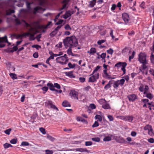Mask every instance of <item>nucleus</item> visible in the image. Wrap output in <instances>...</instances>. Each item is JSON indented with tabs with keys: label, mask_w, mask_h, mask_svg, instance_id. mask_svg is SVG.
Listing matches in <instances>:
<instances>
[{
	"label": "nucleus",
	"mask_w": 154,
	"mask_h": 154,
	"mask_svg": "<svg viewBox=\"0 0 154 154\" xmlns=\"http://www.w3.org/2000/svg\"><path fill=\"white\" fill-rule=\"evenodd\" d=\"M63 43L66 48L68 47L74 48L78 44L77 39L74 35L66 37L63 40Z\"/></svg>",
	"instance_id": "obj_1"
},
{
	"label": "nucleus",
	"mask_w": 154,
	"mask_h": 154,
	"mask_svg": "<svg viewBox=\"0 0 154 154\" xmlns=\"http://www.w3.org/2000/svg\"><path fill=\"white\" fill-rule=\"evenodd\" d=\"M45 106L48 109H52L58 111V108L54 104V103L51 100H47L45 103Z\"/></svg>",
	"instance_id": "obj_2"
},
{
	"label": "nucleus",
	"mask_w": 154,
	"mask_h": 154,
	"mask_svg": "<svg viewBox=\"0 0 154 154\" xmlns=\"http://www.w3.org/2000/svg\"><path fill=\"white\" fill-rule=\"evenodd\" d=\"M146 54L144 53L141 52L138 55V60L140 63L147 62L146 60Z\"/></svg>",
	"instance_id": "obj_3"
},
{
	"label": "nucleus",
	"mask_w": 154,
	"mask_h": 154,
	"mask_svg": "<svg viewBox=\"0 0 154 154\" xmlns=\"http://www.w3.org/2000/svg\"><path fill=\"white\" fill-rule=\"evenodd\" d=\"M149 89V88L148 86L147 85H145L143 94L146 95V97L148 98L151 100L153 98V96L150 93H147Z\"/></svg>",
	"instance_id": "obj_4"
},
{
	"label": "nucleus",
	"mask_w": 154,
	"mask_h": 154,
	"mask_svg": "<svg viewBox=\"0 0 154 154\" xmlns=\"http://www.w3.org/2000/svg\"><path fill=\"white\" fill-rule=\"evenodd\" d=\"M99 102L100 104H102L104 102L105 103L103 104L102 105V108L105 109H109L111 108L109 103L106 102V101L105 99H102L100 100Z\"/></svg>",
	"instance_id": "obj_5"
},
{
	"label": "nucleus",
	"mask_w": 154,
	"mask_h": 154,
	"mask_svg": "<svg viewBox=\"0 0 154 154\" xmlns=\"http://www.w3.org/2000/svg\"><path fill=\"white\" fill-rule=\"evenodd\" d=\"M114 139L116 142L120 143H122L125 142V140L121 136H116Z\"/></svg>",
	"instance_id": "obj_6"
},
{
	"label": "nucleus",
	"mask_w": 154,
	"mask_h": 154,
	"mask_svg": "<svg viewBox=\"0 0 154 154\" xmlns=\"http://www.w3.org/2000/svg\"><path fill=\"white\" fill-rule=\"evenodd\" d=\"M33 13L35 14L36 13H40L42 11H44L45 10V9L43 8L42 7L38 6L35 7L33 9Z\"/></svg>",
	"instance_id": "obj_7"
},
{
	"label": "nucleus",
	"mask_w": 154,
	"mask_h": 154,
	"mask_svg": "<svg viewBox=\"0 0 154 154\" xmlns=\"http://www.w3.org/2000/svg\"><path fill=\"white\" fill-rule=\"evenodd\" d=\"M122 17L126 24H127L130 20L129 15L126 13H124L122 14Z\"/></svg>",
	"instance_id": "obj_8"
},
{
	"label": "nucleus",
	"mask_w": 154,
	"mask_h": 154,
	"mask_svg": "<svg viewBox=\"0 0 154 154\" xmlns=\"http://www.w3.org/2000/svg\"><path fill=\"white\" fill-rule=\"evenodd\" d=\"M69 94L72 98L77 100L78 99V92L75 90H71L70 91Z\"/></svg>",
	"instance_id": "obj_9"
},
{
	"label": "nucleus",
	"mask_w": 154,
	"mask_h": 154,
	"mask_svg": "<svg viewBox=\"0 0 154 154\" xmlns=\"http://www.w3.org/2000/svg\"><path fill=\"white\" fill-rule=\"evenodd\" d=\"M127 97L130 101L133 102L137 99V96L134 94L129 95Z\"/></svg>",
	"instance_id": "obj_10"
},
{
	"label": "nucleus",
	"mask_w": 154,
	"mask_h": 154,
	"mask_svg": "<svg viewBox=\"0 0 154 154\" xmlns=\"http://www.w3.org/2000/svg\"><path fill=\"white\" fill-rule=\"evenodd\" d=\"M47 85L49 87V89L52 91H55L56 92L58 91V90L55 89L54 88V85L52 83H48L47 84Z\"/></svg>",
	"instance_id": "obj_11"
},
{
	"label": "nucleus",
	"mask_w": 154,
	"mask_h": 154,
	"mask_svg": "<svg viewBox=\"0 0 154 154\" xmlns=\"http://www.w3.org/2000/svg\"><path fill=\"white\" fill-rule=\"evenodd\" d=\"M72 73V72L69 71L66 72L64 73L66 76L69 77L70 78H74L75 76Z\"/></svg>",
	"instance_id": "obj_12"
},
{
	"label": "nucleus",
	"mask_w": 154,
	"mask_h": 154,
	"mask_svg": "<svg viewBox=\"0 0 154 154\" xmlns=\"http://www.w3.org/2000/svg\"><path fill=\"white\" fill-rule=\"evenodd\" d=\"M134 119L133 116H125V121L132 122Z\"/></svg>",
	"instance_id": "obj_13"
},
{
	"label": "nucleus",
	"mask_w": 154,
	"mask_h": 154,
	"mask_svg": "<svg viewBox=\"0 0 154 154\" xmlns=\"http://www.w3.org/2000/svg\"><path fill=\"white\" fill-rule=\"evenodd\" d=\"M76 151H79L81 152H86L88 153L89 152V151L86 148H78L75 149Z\"/></svg>",
	"instance_id": "obj_14"
},
{
	"label": "nucleus",
	"mask_w": 154,
	"mask_h": 154,
	"mask_svg": "<svg viewBox=\"0 0 154 154\" xmlns=\"http://www.w3.org/2000/svg\"><path fill=\"white\" fill-rule=\"evenodd\" d=\"M1 42H7L9 44H10V43L8 41L6 36H5L4 37L2 38L0 37V43Z\"/></svg>",
	"instance_id": "obj_15"
},
{
	"label": "nucleus",
	"mask_w": 154,
	"mask_h": 154,
	"mask_svg": "<svg viewBox=\"0 0 154 154\" xmlns=\"http://www.w3.org/2000/svg\"><path fill=\"white\" fill-rule=\"evenodd\" d=\"M119 80H117L115 81H114L113 83V87L114 88L117 89L118 88L119 86Z\"/></svg>",
	"instance_id": "obj_16"
},
{
	"label": "nucleus",
	"mask_w": 154,
	"mask_h": 154,
	"mask_svg": "<svg viewBox=\"0 0 154 154\" xmlns=\"http://www.w3.org/2000/svg\"><path fill=\"white\" fill-rule=\"evenodd\" d=\"M96 0H92L89 2V6L90 8H93L95 5Z\"/></svg>",
	"instance_id": "obj_17"
},
{
	"label": "nucleus",
	"mask_w": 154,
	"mask_h": 154,
	"mask_svg": "<svg viewBox=\"0 0 154 154\" xmlns=\"http://www.w3.org/2000/svg\"><path fill=\"white\" fill-rule=\"evenodd\" d=\"M71 15V14L70 13V11H67L65 13V14L63 16V18L65 19H66L69 17H70Z\"/></svg>",
	"instance_id": "obj_18"
},
{
	"label": "nucleus",
	"mask_w": 154,
	"mask_h": 154,
	"mask_svg": "<svg viewBox=\"0 0 154 154\" xmlns=\"http://www.w3.org/2000/svg\"><path fill=\"white\" fill-rule=\"evenodd\" d=\"M109 135L108 136L105 137L103 139V140L104 141H110L111 140V137L112 136V135L109 134Z\"/></svg>",
	"instance_id": "obj_19"
},
{
	"label": "nucleus",
	"mask_w": 154,
	"mask_h": 154,
	"mask_svg": "<svg viewBox=\"0 0 154 154\" xmlns=\"http://www.w3.org/2000/svg\"><path fill=\"white\" fill-rule=\"evenodd\" d=\"M97 51L96 48H91L89 51H88L87 52L89 54H93L96 52Z\"/></svg>",
	"instance_id": "obj_20"
},
{
	"label": "nucleus",
	"mask_w": 154,
	"mask_h": 154,
	"mask_svg": "<svg viewBox=\"0 0 154 154\" xmlns=\"http://www.w3.org/2000/svg\"><path fill=\"white\" fill-rule=\"evenodd\" d=\"M112 84L111 81H109L108 84L104 86V89L106 90H107L111 87V85Z\"/></svg>",
	"instance_id": "obj_21"
},
{
	"label": "nucleus",
	"mask_w": 154,
	"mask_h": 154,
	"mask_svg": "<svg viewBox=\"0 0 154 154\" xmlns=\"http://www.w3.org/2000/svg\"><path fill=\"white\" fill-rule=\"evenodd\" d=\"M62 106L64 107H70L71 106V105L69 103L66 101H64L62 103Z\"/></svg>",
	"instance_id": "obj_22"
},
{
	"label": "nucleus",
	"mask_w": 154,
	"mask_h": 154,
	"mask_svg": "<svg viewBox=\"0 0 154 154\" xmlns=\"http://www.w3.org/2000/svg\"><path fill=\"white\" fill-rule=\"evenodd\" d=\"M95 119L100 122H101L102 120V116L99 115H96L95 116Z\"/></svg>",
	"instance_id": "obj_23"
},
{
	"label": "nucleus",
	"mask_w": 154,
	"mask_h": 154,
	"mask_svg": "<svg viewBox=\"0 0 154 154\" xmlns=\"http://www.w3.org/2000/svg\"><path fill=\"white\" fill-rule=\"evenodd\" d=\"M56 61L59 63L61 62L62 61H64L65 60V58L64 57L62 56L57 57L56 59Z\"/></svg>",
	"instance_id": "obj_24"
},
{
	"label": "nucleus",
	"mask_w": 154,
	"mask_h": 154,
	"mask_svg": "<svg viewBox=\"0 0 154 154\" xmlns=\"http://www.w3.org/2000/svg\"><path fill=\"white\" fill-rule=\"evenodd\" d=\"M35 33H34V34H32L30 33V34H29V41H32L34 40L35 39V38L34 37V35Z\"/></svg>",
	"instance_id": "obj_25"
},
{
	"label": "nucleus",
	"mask_w": 154,
	"mask_h": 154,
	"mask_svg": "<svg viewBox=\"0 0 154 154\" xmlns=\"http://www.w3.org/2000/svg\"><path fill=\"white\" fill-rule=\"evenodd\" d=\"M96 81L97 80L96 79L94 78V76H93V75L89 77L88 80L89 82H96Z\"/></svg>",
	"instance_id": "obj_26"
},
{
	"label": "nucleus",
	"mask_w": 154,
	"mask_h": 154,
	"mask_svg": "<svg viewBox=\"0 0 154 154\" xmlns=\"http://www.w3.org/2000/svg\"><path fill=\"white\" fill-rule=\"evenodd\" d=\"M15 12V11L13 9H9L6 11V15H10L12 13Z\"/></svg>",
	"instance_id": "obj_27"
},
{
	"label": "nucleus",
	"mask_w": 154,
	"mask_h": 154,
	"mask_svg": "<svg viewBox=\"0 0 154 154\" xmlns=\"http://www.w3.org/2000/svg\"><path fill=\"white\" fill-rule=\"evenodd\" d=\"M69 48L67 50V53L69 55H71L72 56H74V54L72 53V50L71 49L72 48L69 47Z\"/></svg>",
	"instance_id": "obj_28"
},
{
	"label": "nucleus",
	"mask_w": 154,
	"mask_h": 154,
	"mask_svg": "<svg viewBox=\"0 0 154 154\" xmlns=\"http://www.w3.org/2000/svg\"><path fill=\"white\" fill-rule=\"evenodd\" d=\"M52 23L51 21L48 22V24L46 25H42L41 26V28L42 29H45L48 28V26H50Z\"/></svg>",
	"instance_id": "obj_29"
},
{
	"label": "nucleus",
	"mask_w": 154,
	"mask_h": 154,
	"mask_svg": "<svg viewBox=\"0 0 154 154\" xmlns=\"http://www.w3.org/2000/svg\"><path fill=\"white\" fill-rule=\"evenodd\" d=\"M47 139L52 142L54 141L55 140V138L48 134H47Z\"/></svg>",
	"instance_id": "obj_30"
},
{
	"label": "nucleus",
	"mask_w": 154,
	"mask_h": 154,
	"mask_svg": "<svg viewBox=\"0 0 154 154\" xmlns=\"http://www.w3.org/2000/svg\"><path fill=\"white\" fill-rule=\"evenodd\" d=\"M103 77L109 79H114V78H112L111 76V75L108 74L107 73L105 75H103Z\"/></svg>",
	"instance_id": "obj_31"
},
{
	"label": "nucleus",
	"mask_w": 154,
	"mask_h": 154,
	"mask_svg": "<svg viewBox=\"0 0 154 154\" xmlns=\"http://www.w3.org/2000/svg\"><path fill=\"white\" fill-rule=\"evenodd\" d=\"M10 75L13 79H17V75L14 73H11L10 74Z\"/></svg>",
	"instance_id": "obj_32"
},
{
	"label": "nucleus",
	"mask_w": 154,
	"mask_h": 154,
	"mask_svg": "<svg viewBox=\"0 0 154 154\" xmlns=\"http://www.w3.org/2000/svg\"><path fill=\"white\" fill-rule=\"evenodd\" d=\"M152 128V126L149 125H146L144 128V129L145 130H148V131Z\"/></svg>",
	"instance_id": "obj_33"
},
{
	"label": "nucleus",
	"mask_w": 154,
	"mask_h": 154,
	"mask_svg": "<svg viewBox=\"0 0 154 154\" xmlns=\"http://www.w3.org/2000/svg\"><path fill=\"white\" fill-rule=\"evenodd\" d=\"M5 149H7L9 147H12V146L11 145V144L6 143L4 144L3 145Z\"/></svg>",
	"instance_id": "obj_34"
},
{
	"label": "nucleus",
	"mask_w": 154,
	"mask_h": 154,
	"mask_svg": "<svg viewBox=\"0 0 154 154\" xmlns=\"http://www.w3.org/2000/svg\"><path fill=\"white\" fill-rule=\"evenodd\" d=\"M141 63H142L141 69L143 70H145L147 68V66L146 65V64L147 63V62Z\"/></svg>",
	"instance_id": "obj_35"
},
{
	"label": "nucleus",
	"mask_w": 154,
	"mask_h": 154,
	"mask_svg": "<svg viewBox=\"0 0 154 154\" xmlns=\"http://www.w3.org/2000/svg\"><path fill=\"white\" fill-rule=\"evenodd\" d=\"M26 7H27V8L28 9V10H30L31 9V5L33 3L32 2V3H30V2H28V1H26Z\"/></svg>",
	"instance_id": "obj_36"
},
{
	"label": "nucleus",
	"mask_w": 154,
	"mask_h": 154,
	"mask_svg": "<svg viewBox=\"0 0 154 154\" xmlns=\"http://www.w3.org/2000/svg\"><path fill=\"white\" fill-rule=\"evenodd\" d=\"M123 62H119L116 63L115 65V67H117L118 68H119L121 67V66L122 64V63Z\"/></svg>",
	"instance_id": "obj_37"
},
{
	"label": "nucleus",
	"mask_w": 154,
	"mask_h": 154,
	"mask_svg": "<svg viewBox=\"0 0 154 154\" xmlns=\"http://www.w3.org/2000/svg\"><path fill=\"white\" fill-rule=\"evenodd\" d=\"M130 48L129 47H125L123 49L122 52L125 53L127 52L128 51H129V53H130Z\"/></svg>",
	"instance_id": "obj_38"
},
{
	"label": "nucleus",
	"mask_w": 154,
	"mask_h": 154,
	"mask_svg": "<svg viewBox=\"0 0 154 154\" xmlns=\"http://www.w3.org/2000/svg\"><path fill=\"white\" fill-rule=\"evenodd\" d=\"M135 52L134 51H133L131 56H130L129 57V61H131V59H133L134 56Z\"/></svg>",
	"instance_id": "obj_39"
},
{
	"label": "nucleus",
	"mask_w": 154,
	"mask_h": 154,
	"mask_svg": "<svg viewBox=\"0 0 154 154\" xmlns=\"http://www.w3.org/2000/svg\"><path fill=\"white\" fill-rule=\"evenodd\" d=\"M57 32V31L54 30L50 34V35L51 37H54L56 35Z\"/></svg>",
	"instance_id": "obj_40"
},
{
	"label": "nucleus",
	"mask_w": 154,
	"mask_h": 154,
	"mask_svg": "<svg viewBox=\"0 0 154 154\" xmlns=\"http://www.w3.org/2000/svg\"><path fill=\"white\" fill-rule=\"evenodd\" d=\"M41 89L43 91L44 94H45L48 90V88L47 86H44Z\"/></svg>",
	"instance_id": "obj_41"
},
{
	"label": "nucleus",
	"mask_w": 154,
	"mask_h": 154,
	"mask_svg": "<svg viewBox=\"0 0 154 154\" xmlns=\"http://www.w3.org/2000/svg\"><path fill=\"white\" fill-rule=\"evenodd\" d=\"M29 144V143L27 142L23 141L22 142L20 146H28Z\"/></svg>",
	"instance_id": "obj_42"
},
{
	"label": "nucleus",
	"mask_w": 154,
	"mask_h": 154,
	"mask_svg": "<svg viewBox=\"0 0 154 154\" xmlns=\"http://www.w3.org/2000/svg\"><path fill=\"white\" fill-rule=\"evenodd\" d=\"M101 67V66H96V67L94 69V70L92 74V75L94 74V73L97 71Z\"/></svg>",
	"instance_id": "obj_43"
},
{
	"label": "nucleus",
	"mask_w": 154,
	"mask_h": 154,
	"mask_svg": "<svg viewBox=\"0 0 154 154\" xmlns=\"http://www.w3.org/2000/svg\"><path fill=\"white\" fill-rule=\"evenodd\" d=\"M54 152L52 150L47 149L45 150V154H53Z\"/></svg>",
	"instance_id": "obj_44"
},
{
	"label": "nucleus",
	"mask_w": 154,
	"mask_h": 154,
	"mask_svg": "<svg viewBox=\"0 0 154 154\" xmlns=\"http://www.w3.org/2000/svg\"><path fill=\"white\" fill-rule=\"evenodd\" d=\"M144 87L143 85H141L139 88V90L141 92H144Z\"/></svg>",
	"instance_id": "obj_45"
},
{
	"label": "nucleus",
	"mask_w": 154,
	"mask_h": 154,
	"mask_svg": "<svg viewBox=\"0 0 154 154\" xmlns=\"http://www.w3.org/2000/svg\"><path fill=\"white\" fill-rule=\"evenodd\" d=\"M91 140H92L96 142H99L100 140V138L98 137L92 138H91Z\"/></svg>",
	"instance_id": "obj_46"
},
{
	"label": "nucleus",
	"mask_w": 154,
	"mask_h": 154,
	"mask_svg": "<svg viewBox=\"0 0 154 154\" xmlns=\"http://www.w3.org/2000/svg\"><path fill=\"white\" fill-rule=\"evenodd\" d=\"M125 80L124 79H122L120 80H119V85H123L125 83Z\"/></svg>",
	"instance_id": "obj_47"
},
{
	"label": "nucleus",
	"mask_w": 154,
	"mask_h": 154,
	"mask_svg": "<svg viewBox=\"0 0 154 154\" xmlns=\"http://www.w3.org/2000/svg\"><path fill=\"white\" fill-rule=\"evenodd\" d=\"M64 28L66 30H71L72 29L71 28L70 26L68 24H66V25L64 26Z\"/></svg>",
	"instance_id": "obj_48"
},
{
	"label": "nucleus",
	"mask_w": 154,
	"mask_h": 154,
	"mask_svg": "<svg viewBox=\"0 0 154 154\" xmlns=\"http://www.w3.org/2000/svg\"><path fill=\"white\" fill-rule=\"evenodd\" d=\"M153 52H152L151 55L150 56V60L151 63H154V55L153 54Z\"/></svg>",
	"instance_id": "obj_49"
},
{
	"label": "nucleus",
	"mask_w": 154,
	"mask_h": 154,
	"mask_svg": "<svg viewBox=\"0 0 154 154\" xmlns=\"http://www.w3.org/2000/svg\"><path fill=\"white\" fill-rule=\"evenodd\" d=\"M39 131L43 134H45L46 133L45 129L42 127L39 128Z\"/></svg>",
	"instance_id": "obj_50"
},
{
	"label": "nucleus",
	"mask_w": 154,
	"mask_h": 154,
	"mask_svg": "<svg viewBox=\"0 0 154 154\" xmlns=\"http://www.w3.org/2000/svg\"><path fill=\"white\" fill-rule=\"evenodd\" d=\"M99 125V124L97 121H95L94 124L92 125V127L93 128L96 127H98Z\"/></svg>",
	"instance_id": "obj_51"
},
{
	"label": "nucleus",
	"mask_w": 154,
	"mask_h": 154,
	"mask_svg": "<svg viewBox=\"0 0 154 154\" xmlns=\"http://www.w3.org/2000/svg\"><path fill=\"white\" fill-rule=\"evenodd\" d=\"M17 139H13L10 141L11 143L13 144H15L17 142Z\"/></svg>",
	"instance_id": "obj_52"
},
{
	"label": "nucleus",
	"mask_w": 154,
	"mask_h": 154,
	"mask_svg": "<svg viewBox=\"0 0 154 154\" xmlns=\"http://www.w3.org/2000/svg\"><path fill=\"white\" fill-rule=\"evenodd\" d=\"M108 54L112 55L113 53V50L111 48L107 51Z\"/></svg>",
	"instance_id": "obj_53"
},
{
	"label": "nucleus",
	"mask_w": 154,
	"mask_h": 154,
	"mask_svg": "<svg viewBox=\"0 0 154 154\" xmlns=\"http://www.w3.org/2000/svg\"><path fill=\"white\" fill-rule=\"evenodd\" d=\"M85 144L86 146H90L92 145V142L91 141H86Z\"/></svg>",
	"instance_id": "obj_54"
},
{
	"label": "nucleus",
	"mask_w": 154,
	"mask_h": 154,
	"mask_svg": "<svg viewBox=\"0 0 154 154\" xmlns=\"http://www.w3.org/2000/svg\"><path fill=\"white\" fill-rule=\"evenodd\" d=\"M11 130V128H9L8 129H7L4 132L5 133V134L8 135H9Z\"/></svg>",
	"instance_id": "obj_55"
},
{
	"label": "nucleus",
	"mask_w": 154,
	"mask_h": 154,
	"mask_svg": "<svg viewBox=\"0 0 154 154\" xmlns=\"http://www.w3.org/2000/svg\"><path fill=\"white\" fill-rule=\"evenodd\" d=\"M91 108V109H94L96 108V106L93 103L91 104L90 105L89 108Z\"/></svg>",
	"instance_id": "obj_56"
},
{
	"label": "nucleus",
	"mask_w": 154,
	"mask_h": 154,
	"mask_svg": "<svg viewBox=\"0 0 154 154\" xmlns=\"http://www.w3.org/2000/svg\"><path fill=\"white\" fill-rule=\"evenodd\" d=\"M68 66L70 68H73L75 66V64H72L71 63H69L68 64Z\"/></svg>",
	"instance_id": "obj_57"
},
{
	"label": "nucleus",
	"mask_w": 154,
	"mask_h": 154,
	"mask_svg": "<svg viewBox=\"0 0 154 154\" xmlns=\"http://www.w3.org/2000/svg\"><path fill=\"white\" fill-rule=\"evenodd\" d=\"M41 35H42V34H40L37 35L36 36V37H35V38H36L37 39V40L38 42H39L40 41V39L42 37Z\"/></svg>",
	"instance_id": "obj_58"
},
{
	"label": "nucleus",
	"mask_w": 154,
	"mask_h": 154,
	"mask_svg": "<svg viewBox=\"0 0 154 154\" xmlns=\"http://www.w3.org/2000/svg\"><path fill=\"white\" fill-rule=\"evenodd\" d=\"M54 87L58 89H60L61 88L60 85L57 83H54Z\"/></svg>",
	"instance_id": "obj_59"
},
{
	"label": "nucleus",
	"mask_w": 154,
	"mask_h": 154,
	"mask_svg": "<svg viewBox=\"0 0 154 154\" xmlns=\"http://www.w3.org/2000/svg\"><path fill=\"white\" fill-rule=\"evenodd\" d=\"M107 117L109 119V120L110 121H113L114 120V119L112 116L111 115H108L107 116Z\"/></svg>",
	"instance_id": "obj_60"
},
{
	"label": "nucleus",
	"mask_w": 154,
	"mask_h": 154,
	"mask_svg": "<svg viewBox=\"0 0 154 154\" xmlns=\"http://www.w3.org/2000/svg\"><path fill=\"white\" fill-rule=\"evenodd\" d=\"M148 134L150 136H152L154 134L152 128L148 131Z\"/></svg>",
	"instance_id": "obj_61"
},
{
	"label": "nucleus",
	"mask_w": 154,
	"mask_h": 154,
	"mask_svg": "<svg viewBox=\"0 0 154 154\" xmlns=\"http://www.w3.org/2000/svg\"><path fill=\"white\" fill-rule=\"evenodd\" d=\"M141 101L142 102H143L144 104H146L147 103H149V100L148 99H143L141 100Z\"/></svg>",
	"instance_id": "obj_62"
},
{
	"label": "nucleus",
	"mask_w": 154,
	"mask_h": 154,
	"mask_svg": "<svg viewBox=\"0 0 154 154\" xmlns=\"http://www.w3.org/2000/svg\"><path fill=\"white\" fill-rule=\"evenodd\" d=\"M148 141L151 143H154V139L152 138H149L147 140Z\"/></svg>",
	"instance_id": "obj_63"
},
{
	"label": "nucleus",
	"mask_w": 154,
	"mask_h": 154,
	"mask_svg": "<svg viewBox=\"0 0 154 154\" xmlns=\"http://www.w3.org/2000/svg\"><path fill=\"white\" fill-rule=\"evenodd\" d=\"M145 5V3L144 2H143L140 5V7L142 8H145L146 7Z\"/></svg>",
	"instance_id": "obj_64"
}]
</instances>
